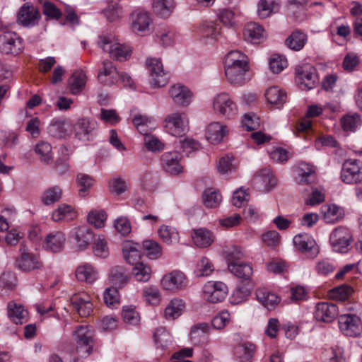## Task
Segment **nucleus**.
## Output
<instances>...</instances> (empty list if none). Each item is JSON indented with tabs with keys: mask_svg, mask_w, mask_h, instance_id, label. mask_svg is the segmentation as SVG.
Listing matches in <instances>:
<instances>
[{
	"mask_svg": "<svg viewBox=\"0 0 362 362\" xmlns=\"http://www.w3.org/2000/svg\"><path fill=\"white\" fill-rule=\"evenodd\" d=\"M142 245L146 255L149 259H156L161 255L162 249L157 242L153 240H146L143 242Z\"/></svg>",
	"mask_w": 362,
	"mask_h": 362,
	"instance_id": "nucleus-57",
	"label": "nucleus"
},
{
	"mask_svg": "<svg viewBox=\"0 0 362 362\" xmlns=\"http://www.w3.org/2000/svg\"><path fill=\"white\" fill-rule=\"evenodd\" d=\"M66 242L65 234L62 231H52L45 238L44 247L52 252H59L64 247Z\"/></svg>",
	"mask_w": 362,
	"mask_h": 362,
	"instance_id": "nucleus-25",
	"label": "nucleus"
},
{
	"mask_svg": "<svg viewBox=\"0 0 362 362\" xmlns=\"http://www.w3.org/2000/svg\"><path fill=\"white\" fill-rule=\"evenodd\" d=\"M339 327L346 336L357 337L362 332L361 319L354 314H345L339 316Z\"/></svg>",
	"mask_w": 362,
	"mask_h": 362,
	"instance_id": "nucleus-11",
	"label": "nucleus"
},
{
	"mask_svg": "<svg viewBox=\"0 0 362 362\" xmlns=\"http://www.w3.org/2000/svg\"><path fill=\"white\" fill-rule=\"evenodd\" d=\"M97 128L95 121L86 117L81 118L74 126L75 136L83 141H90L95 136Z\"/></svg>",
	"mask_w": 362,
	"mask_h": 362,
	"instance_id": "nucleus-12",
	"label": "nucleus"
},
{
	"mask_svg": "<svg viewBox=\"0 0 362 362\" xmlns=\"http://www.w3.org/2000/svg\"><path fill=\"white\" fill-rule=\"evenodd\" d=\"M20 250L21 256L16 261L20 269L23 271H31L41 267V262L36 255L28 252L24 246Z\"/></svg>",
	"mask_w": 362,
	"mask_h": 362,
	"instance_id": "nucleus-27",
	"label": "nucleus"
},
{
	"mask_svg": "<svg viewBox=\"0 0 362 362\" xmlns=\"http://www.w3.org/2000/svg\"><path fill=\"white\" fill-rule=\"evenodd\" d=\"M156 36L160 43L164 46H171L175 40L174 32L167 27L160 28L157 30Z\"/></svg>",
	"mask_w": 362,
	"mask_h": 362,
	"instance_id": "nucleus-60",
	"label": "nucleus"
},
{
	"mask_svg": "<svg viewBox=\"0 0 362 362\" xmlns=\"http://www.w3.org/2000/svg\"><path fill=\"white\" fill-rule=\"evenodd\" d=\"M249 64L246 55L240 51H231L225 58V75L228 83L243 86L250 80Z\"/></svg>",
	"mask_w": 362,
	"mask_h": 362,
	"instance_id": "nucleus-1",
	"label": "nucleus"
},
{
	"mask_svg": "<svg viewBox=\"0 0 362 362\" xmlns=\"http://www.w3.org/2000/svg\"><path fill=\"white\" fill-rule=\"evenodd\" d=\"M186 276L180 271H173L165 274L161 279V286L165 290L176 291L186 286Z\"/></svg>",
	"mask_w": 362,
	"mask_h": 362,
	"instance_id": "nucleus-17",
	"label": "nucleus"
},
{
	"mask_svg": "<svg viewBox=\"0 0 362 362\" xmlns=\"http://www.w3.org/2000/svg\"><path fill=\"white\" fill-rule=\"evenodd\" d=\"M74 337L78 355L81 357L89 356L94 345L93 332L87 326H78L74 333Z\"/></svg>",
	"mask_w": 362,
	"mask_h": 362,
	"instance_id": "nucleus-3",
	"label": "nucleus"
},
{
	"mask_svg": "<svg viewBox=\"0 0 362 362\" xmlns=\"http://www.w3.org/2000/svg\"><path fill=\"white\" fill-rule=\"evenodd\" d=\"M70 90L73 94L79 93L86 83V76L83 71L74 72L69 80Z\"/></svg>",
	"mask_w": 362,
	"mask_h": 362,
	"instance_id": "nucleus-49",
	"label": "nucleus"
},
{
	"mask_svg": "<svg viewBox=\"0 0 362 362\" xmlns=\"http://www.w3.org/2000/svg\"><path fill=\"white\" fill-rule=\"evenodd\" d=\"M185 308V303L180 299H173L165 309V317L173 320L180 317Z\"/></svg>",
	"mask_w": 362,
	"mask_h": 362,
	"instance_id": "nucleus-42",
	"label": "nucleus"
},
{
	"mask_svg": "<svg viewBox=\"0 0 362 362\" xmlns=\"http://www.w3.org/2000/svg\"><path fill=\"white\" fill-rule=\"evenodd\" d=\"M228 132L227 127L219 122L211 123L206 129V137L211 144L220 142Z\"/></svg>",
	"mask_w": 362,
	"mask_h": 362,
	"instance_id": "nucleus-33",
	"label": "nucleus"
},
{
	"mask_svg": "<svg viewBox=\"0 0 362 362\" xmlns=\"http://www.w3.org/2000/svg\"><path fill=\"white\" fill-rule=\"evenodd\" d=\"M175 8L174 0H153L152 8L153 12L162 18L170 16Z\"/></svg>",
	"mask_w": 362,
	"mask_h": 362,
	"instance_id": "nucleus-39",
	"label": "nucleus"
},
{
	"mask_svg": "<svg viewBox=\"0 0 362 362\" xmlns=\"http://www.w3.org/2000/svg\"><path fill=\"white\" fill-rule=\"evenodd\" d=\"M132 122L138 132L144 136L156 129V121L152 117L146 115L137 114L132 119Z\"/></svg>",
	"mask_w": 362,
	"mask_h": 362,
	"instance_id": "nucleus-29",
	"label": "nucleus"
},
{
	"mask_svg": "<svg viewBox=\"0 0 362 362\" xmlns=\"http://www.w3.org/2000/svg\"><path fill=\"white\" fill-rule=\"evenodd\" d=\"M352 291L351 286L344 284L331 289L329 291V296L332 299L344 301L349 297Z\"/></svg>",
	"mask_w": 362,
	"mask_h": 362,
	"instance_id": "nucleus-58",
	"label": "nucleus"
},
{
	"mask_svg": "<svg viewBox=\"0 0 362 362\" xmlns=\"http://www.w3.org/2000/svg\"><path fill=\"white\" fill-rule=\"evenodd\" d=\"M151 267L144 262H137L132 269V275L137 281L146 282L151 276Z\"/></svg>",
	"mask_w": 362,
	"mask_h": 362,
	"instance_id": "nucleus-40",
	"label": "nucleus"
},
{
	"mask_svg": "<svg viewBox=\"0 0 362 362\" xmlns=\"http://www.w3.org/2000/svg\"><path fill=\"white\" fill-rule=\"evenodd\" d=\"M317 79L316 69L311 64H304L296 68V80L301 90L313 88Z\"/></svg>",
	"mask_w": 362,
	"mask_h": 362,
	"instance_id": "nucleus-6",
	"label": "nucleus"
},
{
	"mask_svg": "<svg viewBox=\"0 0 362 362\" xmlns=\"http://www.w3.org/2000/svg\"><path fill=\"white\" fill-rule=\"evenodd\" d=\"M256 351L255 344L246 342L239 345L235 349V354L241 362H250Z\"/></svg>",
	"mask_w": 362,
	"mask_h": 362,
	"instance_id": "nucleus-47",
	"label": "nucleus"
},
{
	"mask_svg": "<svg viewBox=\"0 0 362 362\" xmlns=\"http://www.w3.org/2000/svg\"><path fill=\"white\" fill-rule=\"evenodd\" d=\"M252 285L250 282H247L238 286L233 292L230 298V303L233 305H238L244 302L250 295Z\"/></svg>",
	"mask_w": 362,
	"mask_h": 362,
	"instance_id": "nucleus-43",
	"label": "nucleus"
},
{
	"mask_svg": "<svg viewBox=\"0 0 362 362\" xmlns=\"http://www.w3.org/2000/svg\"><path fill=\"white\" fill-rule=\"evenodd\" d=\"M158 233L160 238L168 245L179 242V233L173 227L163 225L158 229Z\"/></svg>",
	"mask_w": 362,
	"mask_h": 362,
	"instance_id": "nucleus-45",
	"label": "nucleus"
},
{
	"mask_svg": "<svg viewBox=\"0 0 362 362\" xmlns=\"http://www.w3.org/2000/svg\"><path fill=\"white\" fill-rule=\"evenodd\" d=\"M298 182L300 184L310 183L315 177V170L311 165L305 162L298 164Z\"/></svg>",
	"mask_w": 362,
	"mask_h": 362,
	"instance_id": "nucleus-50",
	"label": "nucleus"
},
{
	"mask_svg": "<svg viewBox=\"0 0 362 362\" xmlns=\"http://www.w3.org/2000/svg\"><path fill=\"white\" fill-rule=\"evenodd\" d=\"M76 277L81 282L92 284L98 278L97 269L90 263H82L76 269Z\"/></svg>",
	"mask_w": 362,
	"mask_h": 362,
	"instance_id": "nucleus-28",
	"label": "nucleus"
},
{
	"mask_svg": "<svg viewBox=\"0 0 362 362\" xmlns=\"http://www.w3.org/2000/svg\"><path fill=\"white\" fill-rule=\"evenodd\" d=\"M256 296L258 301L269 310L274 309L275 306L279 303V298L266 288L257 289Z\"/></svg>",
	"mask_w": 362,
	"mask_h": 362,
	"instance_id": "nucleus-35",
	"label": "nucleus"
},
{
	"mask_svg": "<svg viewBox=\"0 0 362 362\" xmlns=\"http://www.w3.org/2000/svg\"><path fill=\"white\" fill-rule=\"evenodd\" d=\"M243 37L249 42L259 43L265 37V30L261 25L250 22L245 26Z\"/></svg>",
	"mask_w": 362,
	"mask_h": 362,
	"instance_id": "nucleus-26",
	"label": "nucleus"
},
{
	"mask_svg": "<svg viewBox=\"0 0 362 362\" xmlns=\"http://www.w3.org/2000/svg\"><path fill=\"white\" fill-rule=\"evenodd\" d=\"M204 298L212 303L222 301L228 293L227 286L221 281H208L204 286Z\"/></svg>",
	"mask_w": 362,
	"mask_h": 362,
	"instance_id": "nucleus-13",
	"label": "nucleus"
},
{
	"mask_svg": "<svg viewBox=\"0 0 362 362\" xmlns=\"http://www.w3.org/2000/svg\"><path fill=\"white\" fill-rule=\"evenodd\" d=\"M339 315L336 305L328 302L318 303L315 306V318L324 322H332Z\"/></svg>",
	"mask_w": 362,
	"mask_h": 362,
	"instance_id": "nucleus-19",
	"label": "nucleus"
},
{
	"mask_svg": "<svg viewBox=\"0 0 362 362\" xmlns=\"http://www.w3.org/2000/svg\"><path fill=\"white\" fill-rule=\"evenodd\" d=\"M35 152L42 162L49 164L53 160L52 146L45 141L39 142L35 146Z\"/></svg>",
	"mask_w": 362,
	"mask_h": 362,
	"instance_id": "nucleus-53",
	"label": "nucleus"
},
{
	"mask_svg": "<svg viewBox=\"0 0 362 362\" xmlns=\"http://www.w3.org/2000/svg\"><path fill=\"white\" fill-rule=\"evenodd\" d=\"M62 197V189L59 186H53L47 189L42 195V202L47 206L52 205L59 202Z\"/></svg>",
	"mask_w": 362,
	"mask_h": 362,
	"instance_id": "nucleus-48",
	"label": "nucleus"
},
{
	"mask_svg": "<svg viewBox=\"0 0 362 362\" xmlns=\"http://www.w3.org/2000/svg\"><path fill=\"white\" fill-rule=\"evenodd\" d=\"M341 180L346 184H358L362 181V162L357 159H347L341 170Z\"/></svg>",
	"mask_w": 362,
	"mask_h": 362,
	"instance_id": "nucleus-5",
	"label": "nucleus"
},
{
	"mask_svg": "<svg viewBox=\"0 0 362 362\" xmlns=\"http://www.w3.org/2000/svg\"><path fill=\"white\" fill-rule=\"evenodd\" d=\"M214 111L221 116L230 119L238 114V107L226 93L217 94L213 100Z\"/></svg>",
	"mask_w": 362,
	"mask_h": 362,
	"instance_id": "nucleus-7",
	"label": "nucleus"
},
{
	"mask_svg": "<svg viewBox=\"0 0 362 362\" xmlns=\"http://www.w3.org/2000/svg\"><path fill=\"white\" fill-rule=\"evenodd\" d=\"M214 270V266L211 261L209 258L203 257L197 262L194 273L199 277L208 276Z\"/></svg>",
	"mask_w": 362,
	"mask_h": 362,
	"instance_id": "nucleus-56",
	"label": "nucleus"
},
{
	"mask_svg": "<svg viewBox=\"0 0 362 362\" xmlns=\"http://www.w3.org/2000/svg\"><path fill=\"white\" fill-rule=\"evenodd\" d=\"M211 327L207 323H199L193 326L191 329L190 338L194 344L201 342V339L204 338L205 334L210 332Z\"/></svg>",
	"mask_w": 362,
	"mask_h": 362,
	"instance_id": "nucleus-54",
	"label": "nucleus"
},
{
	"mask_svg": "<svg viewBox=\"0 0 362 362\" xmlns=\"http://www.w3.org/2000/svg\"><path fill=\"white\" fill-rule=\"evenodd\" d=\"M76 216L77 213L74 208L66 204L59 205L52 214V218L54 222L70 221L74 220Z\"/></svg>",
	"mask_w": 362,
	"mask_h": 362,
	"instance_id": "nucleus-31",
	"label": "nucleus"
},
{
	"mask_svg": "<svg viewBox=\"0 0 362 362\" xmlns=\"http://www.w3.org/2000/svg\"><path fill=\"white\" fill-rule=\"evenodd\" d=\"M70 127V124L66 120L54 118L48 127V133L55 138H65L69 135Z\"/></svg>",
	"mask_w": 362,
	"mask_h": 362,
	"instance_id": "nucleus-30",
	"label": "nucleus"
},
{
	"mask_svg": "<svg viewBox=\"0 0 362 362\" xmlns=\"http://www.w3.org/2000/svg\"><path fill=\"white\" fill-rule=\"evenodd\" d=\"M22 49V39L15 32L5 31L0 35L1 53L17 54Z\"/></svg>",
	"mask_w": 362,
	"mask_h": 362,
	"instance_id": "nucleus-9",
	"label": "nucleus"
},
{
	"mask_svg": "<svg viewBox=\"0 0 362 362\" xmlns=\"http://www.w3.org/2000/svg\"><path fill=\"white\" fill-rule=\"evenodd\" d=\"M228 270L237 277L245 280L250 279L253 273L252 266L247 263L230 262Z\"/></svg>",
	"mask_w": 362,
	"mask_h": 362,
	"instance_id": "nucleus-38",
	"label": "nucleus"
},
{
	"mask_svg": "<svg viewBox=\"0 0 362 362\" xmlns=\"http://www.w3.org/2000/svg\"><path fill=\"white\" fill-rule=\"evenodd\" d=\"M265 97L269 103L274 105H281L286 103L287 95L279 87L272 86L267 90Z\"/></svg>",
	"mask_w": 362,
	"mask_h": 362,
	"instance_id": "nucleus-41",
	"label": "nucleus"
},
{
	"mask_svg": "<svg viewBox=\"0 0 362 362\" xmlns=\"http://www.w3.org/2000/svg\"><path fill=\"white\" fill-rule=\"evenodd\" d=\"M106 219L107 214L103 210L91 211L88 215V223L97 228L103 227Z\"/></svg>",
	"mask_w": 362,
	"mask_h": 362,
	"instance_id": "nucleus-62",
	"label": "nucleus"
},
{
	"mask_svg": "<svg viewBox=\"0 0 362 362\" xmlns=\"http://www.w3.org/2000/svg\"><path fill=\"white\" fill-rule=\"evenodd\" d=\"M308 41V35L300 30H296L286 38V45L294 51L301 50Z\"/></svg>",
	"mask_w": 362,
	"mask_h": 362,
	"instance_id": "nucleus-34",
	"label": "nucleus"
},
{
	"mask_svg": "<svg viewBox=\"0 0 362 362\" xmlns=\"http://www.w3.org/2000/svg\"><path fill=\"white\" fill-rule=\"evenodd\" d=\"M146 63L149 72L150 83L156 88L165 86L168 82L169 76L163 69L160 59L148 58Z\"/></svg>",
	"mask_w": 362,
	"mask_h": 362,
	"instance_id": "nucleus-4",
	"label": "nucleus"
},
{
	"mask_svg": "<svg viewBox=\"0 0 362 362\" xmlns=\"http://www.w3.org/2000/svg\"><path fill=\"white\" fill-rule=\"evenodd\" d=\"M98 45L104 52L109 53L111 58L119 62L127 60L132 54L128 45L118 42L112 35H100Z\"/></svg>",
	"mask_w": 362,
	"mask_h": 362,
	"instance_id": "nucleus-2",
	"label": "nucleus"
},
{
	"mask_svg": "<svg viewBox=\"0 0 362 362\" xmlns=\"http://www.w3.org/2000/svg\"><path fill=\"white\" fill-rule=\"evenodd\" d=\"M182 155L177 151H168L160 157L162 168L168 173L177 175L182 173Z\"/></svg>",
	"mask_w": 362,
	"mask_h": 362,
	"instance_id": "nucleus-14",
	"label": "nucleus"
},
{
	"mask_svg": "<svg viewBox=\"0 0 362 362\" xmlns=\"http://www.w3.org/2000/svg\"><path fill=\"white\" fill-rule=\"evenodd\" d=\"M220 30L219 25L212 21L204 23L201 28V32L204 37H211L214 40L216 39L218 35H219Z\"/></svg>",
	"mask_w": 362,
	"mask_h": 362,
	"instance_id": "nucleus-63",
	"label": "nucleus"
},
{
	"mask_svg": "<svg viewBox=\"0 0 362 362\" xmlns=\"http://www.w3.org/2000/svg\"><path fill=\"white\" fill-rule=\"evenodd\" d=\"M138 245L136 243H127L123 247V255L126 261L135 265L136 263L139 262L141 254L137 248Z\"/></svg>",
	"mask_w": 362,
	"mask_h": 362,
	"instance_id": "nucleus-51",
	"label": "nucleus"
},
{
	"mask_svg": "<svg viewBox=\"0 0 362 362\" xmlns=\"http://www.w3.org/2000/svg\"><path fill=\"white\" fill-rule=\"evenodd\" d=\"M192 237L194 244L199 247H207L214 241L212 233L206 228L194 230Z\"/></svg>",
	"mask_w": 362,
	"mask_h": 362,
	"instance_id": "nucleus-36",
	"label": "nucleus"
},
{
	"mask_svg": "<svg viewBox=\"0 0 362 362\" xmlns=\"http://www.w3.org/2000/svg\"><path fill=\"white\" fill-rule=\"evenodd\" d=\"M152 18L149 13L144 10H136L132 14V29L133 32L144 35L149 30Z\"/></svg>",
	"mask_w": 362,
	"mask_h": 362,
	"instance_id": "nucleus-16",
	"label": "nucleus"
},
{
	"mask_svg": "<svg viewBox=\"0 0 362 362\" xmlns=\"http://www.w3.org/2000/svg\"><path fill=\"white\" fill-rule=\"evenodd\" d=\"M153 338L156 346L161 349H165L172 342L170 334L164 327L156 329Z\"/></svg>",
	"mask_w": 362,
	"mask_h": 362,
	"instance_id": "nucleus-52",
	"label": "nucleus"
},
{
	"mask_svg": "<svg viewBox=\"0 0 362 362\" xmlns=\"http://www.w3.org/2000/svg\"><path fill=\"white\" fill-rule=\"evenodd\" d=\"M362 124L358 113L347 114L341 119V124L345 132H355Z\"/></svg>",
	"mask_w": 362,
	"mask_h": 362,
	"instance_id": "nucleus-46",
	"label": "nucleus"
},
{
	"mask_svg": "<svg viewBox=\"0 0 362 362\" xmlns=\"http://www.w3.org/2000/svg\"><path fill=\"white\" fill-rule=\"evenodd\" d=\"M8 316L15 324H23L28 317V311L21 304L11 301L8 303Z\"/></svg>",
	"mask_w": 362,
	"mask_h": 362,
	"instance_id": "nucleus-32",
	"label": "nucleus"
},
{
	"mask_svg": "<svg viewBox=\"0 0 362 362\" xmlns=\"http://www.w3.org/2000/svg\"><path fill=\"white\" fill-rule=\"evenodd\" d=\"M143 296L148 304L157 305L160 301L158 288L153 286H146L143 289Z\"/></svg>",
	"mask_w": 362,
	"mask_h": 362,
	"instance_id": "nucleus-59",
	"label": "nucleus"
},
{
	"mask_svg": "<svg viewBox=\"0 0 362 362\" xmlns=\"http://www.w3.org/2000/svg\"><path fill=\"white\" fill-rule=\"evenodd\" d=\"M165 122L166 128L173 136H180L188 130V119L185 113H171L165 117Z\"/></svg>",
	"mask_w": 362,
	"mask_h": 362,
	"instance_id": "nucleus-10",
	"label": "nucleus"
},
{
	"mask_svg": "<svg viewBox=\"0 0 362 362\" xmlns=\"http://www.w3.org/2000/svg\"><path fill=\"white\" fill-rule=\"evenodd\" d=\"M231 321V315L226 310L219 312L211 320L214 329H222Z\"/></svg>",
	"mask_w": 362,
	"mask_h": 362,
	"instance_id": "nucleus-61",
	"label": "nucleus"
},
{
	"mask_svg": "<svg viewBox=\"0 0 362 362\" xmlns=\"http://www.w3.org/2000/svg\"><path fill=\"white\" fill-rule=\"evenodd\" d=\"M277 0H259L257 4V13L259 18H266L279 8Z\"/></svg>",
	"mask_w": 362,
	"mask_h": 362,
	"instance_id": "nucleus-44",
	"label": "nucleus"
},
{
	"mask_svg": "<svg viewBox=\"0 0 362 362\" xmlns=\"http://www.w3.org/2000/svg\"><path fill=\"white\" fill-rule=\"evenodd\" d=\"M222 197L216 191L207 189L203 193V202L207 208H216L221 202Z\"/></svg>",
	"mask_w": 362,
	"mask_h": 362,
	"instance_id": "nucleus-55",
	"label": "nucleus"
},
{
	"mask_svg": "<svg viewBox=\"0 0 362 362\" xmlns=\"http://www.w3.org/2000/svg\"><path fill=\"white\" fill-rule=\"evenodd\" d=\"M93 252L98 257L105 258L109 255L107 241L103 235H98L93 243Z\"/></svg>",
	"mask_w": 362,
	"mask_h": 362,
	"instance_id": "nucleus-64",
	"label": "nucleus"
},
{
	"mask_svg": "<svg viewBox=\"0 0 362 362\" xmlns=\"http://www.w3.org/2000/svg\"><path fill=\"white\" fill-rule=\"evenodd\" d=\"M323 218L327 223H334L342 218L343 209L336 204H327L322 206Z\"/></svg>",
	"mask_w": 362,
	"mask_h": 362,
	"instance_id": "nucleus-37",
	"label": "nucleus"
},
{
	"mask_svg": "<svg viewBox=\"0 0 362 362\" xmlns=\"http://www.w3.org/2000/svg\"><path fill=\"white\" fill-rule=\"evenodd\" d=\"M169 94L173 102L180 106H188L192 101L191 91L186 86L180 84L171 86Z\"/></svg>",
	"mask_w": 362,
	"mask_h": 362,
	"instance_id": "nucleus-22",
	"label": "nucleus"
},
{
	"mask_svg": "<svg viewBox=\"0 0 362 362\" xmlns=\"http://www.w3.org/2000/svg\"><path fill=\"white\" fill-rule=\"evenodd\" d=\"M72 236L75 240V247L79 250L86 249L94 238L92 230L85 226L75 228Z\"/></svg>",
	"mask_w": 362,
	"mask_h": 362,
	"instance_id": "nucleus-24",
	"label": "nucleus"
},
{
	"mask_svg": "<svg viewBox=\"0 0 362 362\" xmlns=\"http://www.w3.org/2000/svg\"><path fill=\"white\" fill-rule=\"evenodd\" d=\"M293 244L299 251L310 253V256H315L318 253L315 240L308 233L296 235L293 238Z\"/></svg>",
	"mask_w": 362,
	"mask_h": 362,
	"instance_id": "nucleus-20",
	"label": "nucleus"
},
{
	"mask_svg": "<svg viewBox=\"0 0 362 362\" xmlns=\"http://www.w3.org/2000/svg\"><path fill=\"white\" fill-rule=\"evenodd\" d=\"M41 18L39 9L30 3L24 4L18 10L16 22L25 28L34 27Z\"/></svg>",
	"mask_w": 362,
	"mask_h": 362,
	"instance_id": "nucleus-8",
	"label": "nucleus"
},
{
	"mask_svg": "<svg viewBox=\"0 0 362 362\" xmlns=\"http://www.w3.org/2000/svg\"><path fill=\"white\" fill-rule=\"evenodd\" d=\"M71 304L78 315L87 317L93 312V304L89 295L86 293L75 294L71 298Z\"/></svg>",
	"mask_w": 362,
	"mask_h": 362,
	"instance_id": "nucleus-21",
	"label": "nucleus"
},
{
	"mask_svg": "<svg viewBox=\"0 0 362 362\" xmlns=\"http://www.w3.org/2000/svg\"><path fill=\"white\" fill-rule=\"evenodd\" d=\"M119 71H117L113 63L109 60H105L99 69L98 79L100 83L111 86L119 81Z\"/></svg>",
	"mask_w": 362,
	"mask_h": 362,
	"instance_id": "nucleus-18",
	"label": "nucleus"
},
{
	"mask_svg": "<svg viewBox=\"0 0 362 362\" xmlns=\"http://www.w3.org/2000/svg\"><path fill=\"white\" fill-rule=\"evenodd\" d=\"M351 235L349 230L343 227L336 228L330 235L329 241L333 250L345 252L350 244Z\"/></svg>",
	"mask_w": 362,
	"mask_h": 362,
	"instance_id": "nucleus-15",
	"label": "nucleus"
},
{
	"mask_svg": "<svg viewBox=\"0 0 362 362\" xmlns=\"http://www.w3.org/2000/svg\"><path fill=\"white\" fill-rule=\"evenodd\" d=\"M256 187L264 192H269L277 184L276 178L269 168L261 170L255 178Z\"/></svg>",
	"mask_w": 362,
	"mask_h": 362,
	"instance_id": "nucleus-23",
	"label": "nucleus"
}]
</instances>
